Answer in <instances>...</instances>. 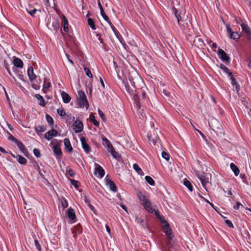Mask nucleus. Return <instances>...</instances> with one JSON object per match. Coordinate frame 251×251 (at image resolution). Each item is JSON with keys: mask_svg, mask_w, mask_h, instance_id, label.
Masks as SVG:
<instances>
[{"mask_svg": "<svg viewBox=\"0 0 251 251\" xmlns=\"http://www.w3.org/2000/svg\"><path fill=\"white\" fill-rule=\"evenodd\" d=\"M77 97V101L79 103V106L81 107H86L87 109L89 106V104L85 93L81 90L78 91Z\"/></svg>", "mask_w": 251, "mask_h": 251, "instance_id": "f257e3e1", "label": "nucleus"}, {"mask_svg": "<svg viewBox=\"0 0 251 251\" xmlns=\"http://www.w3.org/2000/svg\"><path fill=\"white\" fill-rule=\"evenodd\" d=\"M128 79L130 84L133 88L136 87V83L140 81L141 78L136 71H132L128 75Z\"/></svg>", "mask_w": 251, "mask_h": 251, "instance_id": "f03ea898", "label": "nucleus"}, {"mask_svg": "<svg viewBox=\"0 0 251 251\" xmlns=\"http://www.w3.org/2000/svg\"><path fill=\"white\" fill-rule=\"evenodd\" d=\"M199 178L203 186L206 190V185L208 183H211V175L210 173H204L199 176Z\"/></svg>", "mask_w": 251, "mask_h": 251, "instance_id": "7ed1b4c3", "label": "nucleus"}, {"mask_svg": "<svg viewBox=\"0 0 251 251\" xmlns=\"http://www.w3.org/2000/svg\"><path fill=\"white\" fill-rule=\"evenodd\" d=\"M209 125L214 131L217 133H222L221 131L222 126L217 120L216 119H212L210 123H209Z\"/></svg>", "mask_w": 251, "mask_h": 251, "instance_id": "20e7f679", "label": "nucleus"}, {"mask_svg": "<svg viewBox=\"0 0 251 251\" xmlns=\"http://www.w3.org/2000/svg\"><path fill=\"white\" fill-rule=\"evenodd\" d=\"M164 232L168 236V240L166 242V244L168 247H170L171 246V241L174 238V235L173 234L172 229L170 228L169 225L168 226L163 227Z\"/></svg>", "mask_w": 251, "mask_h": 251, "instance_id": "39448f33", "label": "nucleus"}, {"mask_svg": "<svg viewBox=\"0 0 251 251\" xmlns=\"http://www.w3.org/2000/svg\"><path fill=\"white\" fill-rule=\"evenodd\" d=\"M72 127L75 133H79L83 130V125L81 121L76 120L73 124Z\"/></svg>", "mask_w": 251, "mask_h": 251, "instance_id": "423d86ee", "label": "nucleus"}, {"mask_svg": "<svg viewBox=\"0 0 251 251\" xmlns=\"http://www.w3.org/2000/svg\"><path fill=\"white\" fill-rule=\"evenodd\" d=\"M218 55L219 57L223 61H229V57L225 52V51L221 49H219L218 51Z\"/></svg>", "mask_w": 251, "mask_h": 251, "instance_id": "0eeeda50", "label": "nucleus"}, {"mask_svg": "<svg viewBox=\"0 0 251 251\" xmlns=\"http://www.w3.org/2000/svg\"><path fill=\"white\" fill-rule=\"evenodd\" d=\"M148 138L150 144L152 143L154 146H157L158 147V144H161V142L158 135L153 137L151 135H149L148 136Z\"/></svg>", "mask_w": 251, "mask_h": 251, "instance_id": "6e6552de", "label": "nucleus"}, {"mask_svg": "<svg viewBox=\"0 0 251 251\" xmlns=\"http://www.w3.org/2000/svg\"><path fill=\"white\" fill-rule=\"evenodd\" d=\"M53 152L57 158H60L62 154L60 147L59 145L52 146Z\"/></svg>", "mask_w": 251, "mask_h": 251, "instance_id": "1a4fd4ad", "label": "nucleus"}, {"mask_svg": "<svg viewBox=\"0 0 251 251\" xmlns=\"http://www.w3.org/2000/svg\"><path fill=\"white\" fill-rule=\"evenodd\" d=\"M57 134L58 132L56 130L51 129L45 134V137L48 140H50L52 137H55Z\"/></svg>", "mask_w": 251, "mask_h": 251, "instance_id": "9d476101", "label": "nucleus"}, {"mask_svg": "<svg viewBox=\"0 0 251 251\" xmlns=\"http://www.w3.org/2000/svg\"><path fill=\"white\" fill-rule=\"evenodd\" d=\"M105 182L106 185L109 187V188L111 191L114 192L117 191V186H116V185L115 184L113 181L111 180L110 179L107 178H106Z\"/></svg>", "mask_w": 251, "mask_h": 251, "instance_id": "9b49d317", "label": "nucleus"}, {"mask_svg": "<svg viewBox=\"0 0 251 251\" xmlns=\"http://www.w3.org/2000/svg\"><path fill=\"white\" fill-rule=\"evenodd\" d=\"M80 141L82 144V147L86 153H88L90 151V146L87 144L85 138L84 137L80 138Z\"/></svg>", "mask_w": 251, "mask_h": 251, "instance_id": "f8f14e48", "label": "nucleus"}, {"mask_svg": "<svg viewBox=\"0 0 251 251\" xmlns=\"http://www.w3.org/2000/svg\"><path fill=\"white\" fill-rule=\"evenodd\" d=\"M62 24L63 26V30L65 32L69 31L68 21L64 15L62 16Z\"/></svg>", "mask_w": 251, "mask_h": 251, "instance_id": "ddd939ff", "label": "nucleus"}, {"mask_svg": "<svg viewBox=\"0 0 251 251\" xmlns=\"http://www.w3.org/2000/svg\"><path fill=\"white\" fill-rule=\"evenodd\" d=\"M102 140V144L105 148H107V151H109L113 148L112 144L106 137H103Z\"/></svg>", "mask_w": 251, "mask_h": 251, "instance_id": "4468645a", "label": "nucleus"}, {"mask_svg": "<svg viewBox=\"0 0 251 251\" xmlns=\"http://www.w3.org/2000/svg\"><path fill=\"white\" fill-rule=\"evenodd\" d=\"M96 174H98L100 177H102L104 175V171L99 165L96 164Z\"/></svg>", "mask_w": 251, "mask_h": 251, "instance_id": "2eb2a0df", "label": "nucleus"}, {"mask_svg": "<svg viewBox=\"0 0 251 251\" xmlns=\"http://www.w3.org/2000/svg\"><path fill=\"white\" fill-rule=\"evenodd\" d=\"M61 96L64 103H68L70 101L71 98L65 92L63 91L61 93Z\"/></svg>", "mask_w": 251, "mask_h": 251, "instance_id": "dca6fc26", "label": "nucleus"}, {"mask_svg": "<svg viewBox=\"0 0 251 251\" xmlns=\"http://www.w3.org/2000/svg\"><path fill=\"white\" fill-rule=\"evenodd\" d=\"M12 155L14 158H17L18 162L20 164H21L22 165H25L26 163V162H27L26 159L25 157H23L22 156H21L20 155H17L16 156L15 155H13V154Z\"/></svg>", "mask_w": 251, "mask_h": 251, "instance_id": "f3484780", "label": "nucleus"}, {"mask_svg": "<svg viewBox=\"0 0 251 251\" xmlns=\"http://www.w3.org/2000/svg\"><path fill=\"white\" fill-rule=\"evenodd\" d=\"M15 143L20 150H21L24 154H25V152H27V150L25 147L21 142L19 141L18 140H16Z\"/></svg>", "mask_w": 251, "mask_h": 251, "instance_id": "a211bd4d", "label": "nucleus"}, {"mask_svg": "<svg viewBox=\"0 0 251 251\" xmlns=\"http://www.w3.org/2000/svg\"><path fill=\"white\" fill-rule=\"evenodd\" d=\"M64 143L65 149L68 152H70L72 151V147L71 145L70 140L68 138H65L64 140Z\"/></svg>", "mask_w": 251, "mask_h": 251, "instance_id": "6ab92c4d", "label": "nucleus"}, {"mask_svg": "<svg viewBox=\"0 0 251 251\" xmlns=\"http://www.w3.org/2000/svg\"><path fill=\"white\" fill-rule=\"evenodd\" d=\"M13 64L14 66L18 68H23V63L21 59L19 58H15L13 60Z\"/></svg>", "mask_w": 251, "mask_h": 251, "instance_id": "aec40b11", "label": "nucleus"}, {"mask_svg": "<svg viewBox=\"0 0 251 251\" xmlns=\"http://www.w3.org/2000/svg\"><path fill=\"white\" fill-rule=\"evenodd\" d=\"M241 26L242 30L248 34L249 38L251 40V32L248 25L243 24L241 25Z\"/></svg>", "mask_w": 251, "mask_h": 251, "instance_id": "412c9836", "label": "nucleus"}, {"mask_svg": "<svg viewBox=\"0 0 251 251\" xmlns=\"http://www.w3.org/2000/svg\"><path fill=\"white\" fill-rule=\"evenodd\" d=\"M194 44L196 46L200 48L203 45V42L201 38L196 37L194 40Z\"/></svg>", "mask_w": 251, "mask_h": 251, "instance_id": "4be33fe9", "label": "nucleus"}, {"mask_svg": "<svg viewBox=\"0 0 251 251\" xmlns=\"http://www.w3.org/2000/svg\"><path fill=\"white\" fill-rule=\"evenodd\" d=\"M27 75L30 80H33L36 77V75H34L33 72V67L30 66L27 70Z\"/></svg>", "mask_w": 251, "mask_h": 251, "instance_id": "5701e85b", "label": "nucleus"}, {"mask_svg": "<svg viewBox=\"0 0 251 251\" xmlns=\"http://www.w3.org/2000/svg\"><path fill=\"white\" fill-rule=\"evenodd\" d=\"M230 166L231 170L234 172V175L236 176H237L239 174V173H240L239 168L233 163H231L230 165Z\"/></svg>", "mask_w": 251, "mask_h": 251, "instance_id": "b1692460", "label": "nucleus"}, {"mask_svg": "<svg viewBox=\"0 0 251 251\" xmlns=\"http://www.w3.org/2000/svg\"><path fill=\"white\" fill-rule=\"evenodd\" d=\"M108 152H110L114 158L115 159H118L120 158L121 155L117 151H116L113 148V147L109 151H108Z\"/></svg>", "mask_w": 251, "mask_h": 251, "instance_id": "393cba45", "label": "nucleus"}, {"mask_svg": "<svg viewBox=\"0 0 251 251\" xmlns=\"http://www.w3.org/2000/svg\"><path fill=\"white\" fill-rule=\"evenodd\" d=\"M98 5L100 11V14L101 16L105 21H108L109 20V18L108 16L105 14L101 4L100 2H99Z\"/></svg>", "mask_w": 251, "mask_h": 251, "instance_id": "a878e982", "label": "nucleus"}, {"mask_svg": "<svg viewBox=\"0 0 251 251\" xmlns=\"http://www.w3.org/2000/svg\"><path fill=\"white\" fill-rule=\"evenodd\" d=\"M229 77H230V80L231 81L232 84L233 85V86H235L236 91L237 92H238V91L240 89L239 84L237 83L236 80L233 76L232 74L231 75V76H229Z\"/></svg>", "mask_w": 251, "mask_h": 251, "instance_id": "bb28decb", "label": "nucleus"}, {"mask_svg": "<svg viewBox=\"0 0 251 251\" xmlns=\"http://www.w3.org/2000/svg\"><path fill=\"white\" fill-rule=\"evenodd\" d=\"M68 215L69 218L71 220H74L75 218V211L72 208H70L68 209Z\"/></svg>", "mask_w": 251, "mask_h": 251, "instance_id": "cd10ccee", "label": "nucleus"}, {"mask_svg": "<svg viewBox=\"0 0 251 251\" xmlns=\"http://www.w3.org/2000/svg\"><path fill=\"white\" fill-rule=\"evenodd\" d=\"M36 98H37L38 100H40V102L39 103V105L42 106H45V102L42 96L39 94H36L35 95Z\"/></svg>", "mask_w": 251, "mask_h": 251, "instance_id": "c85d7f7f", "label": "nucleus"}, {"mask_svg": "<svg viewBox=\"0 0 251 251\" xmlns=\"http://www.w3.org/2000/svg\"><path fill=\"white\" fill-rule=\"evenodd\" d=\"M220 68L226 74H228V76H231V75L232 74L231 72L229 70V69L227 68L226 66H225L223 64H221L220 65Z\"/></svg>", "mask_w": 251, "mask_h": 251, "instance_id": "c756f323", "label": "nucleus"}, {"mask_svg": "<svg viewBox=\"0 0 251 251\" xmlns=\"http://www.w3.org/2000/svg\"><path fill=\"white\" fill-rule=\"evenodd\" d=\"M133 167V169L137 172V173L139 175L141 176L144 175L143 172L142 171V169L139 167L138 164H134Z\"/></svg>", "mask_w": 251, "mask_h": 251, "instance_id": "7c9ffc66", "label": "nucleus"}, {"mask_svg": "<svg viewBox=\"0 0 251 251\" xmlns=\"http://www.w3.org/2000/svg\"><path fill=\"white\" fill-rule=\"evenodd\" d=\"M143 205L145 208V209L147 210L149 212L152 211V209L151 207V204L150 202V201H149L146 202L145 203H143Z\"/></svg>", "mask_w": 251, "mask_h": 251, "instance_id": "2f4dec72", "label": "nucleus"}, {"mask_svg": "<svg viewBox=\"0 0 251 251\" xmlns=\"http://www.w3.org/2000/svg\"><path fill=\"white\" fill-rule=\"evenodd\" d=\"M45 128L43 126H38L35 127V131L39 135H40L41 133L45 131Z\"/></svg>", "mask_w": 251, "mask_h": 251, "instance_id": "473e14b6", "label": "nucleus"}, {"mask_svg": "<svg viewBox=\"0 0 251 251\" xmlns=\"http://www.w3.org/2000/svg\"><path fill=\"white\" fill-rule=\"evenodd\" d=\"M50 83L49 82H47L46 81V79H45L44 83L43 86V91H44V92L45 93H47V91L48 90L49 88L50 87Z\"/></svg>", "mask_w": 251, "mask_h": 251, "instance_id": "72a5a7b5", "label": "nucleus"}, {"mask_svg": "<svg viewBox=\"0 0 251 251\" xmlns=\"http://www.w3.org/2000/svg\"><path fill=\"white\" fill-rule=\"evenodd\" d=\"M183 184L190 191H192L193 187L189 180L185 179Z\"/></svg>", "mask_w": 251, "mask_h": 251, "instance_id": "f704fd0d", "label": "nucleus"}, {"mask_svg": "<svg viewBox=\"0 0 251 251\" xmlns=\"http://www.w3.org/2000/svg\"><path fill=\"white\" fill-rule=\"evenodd\" d=\"M145 180L146 181L151 185H154V181L153 179L150 176H145Z\"/></svg>", "mask_w": 251, "mask_h": 251, "instance_id": "c9c22d12", "label": "nucleus"}, {"mask_svg": "<svg viewBox=\"0 0 251 251\" xmlns=\"http://www.w3.org/2000/svg\"><path fill=\"white\" fill-rule=\"evenodd\" d=\"M89 119H90V120L93 122V124L95 126H99V123L95 119V117L93 115V114H91L90 115V117H89Z\"/></svg>", "mask_w": 251, "mask_h": 251, "instance_id": "e433bc0d", "label": "nucleus"}, {"mask_svg": "<svg viewBox=\"0 0 251 251\" xmlns=\"http://www.w3.org/2000/svg\"><path fill=\"white\" fill-rule=\"evenodd\" d=\"M88 24L91 27V28L92 29H94V30L96 29L95 23L92 19L89 18L88 19Z\"/></svg>", "mask_w": 251, "mask_h": 251, "instance_id": "4c0bfd02", "label": "nucleus"}, {"mask_svg": "<svg viewBox=\"0 0 251 251\" xmlns=\"http://www.w3.org/2000/svg\"><path fill=\"white\" fill-rule=\"evenodd\" d=\"M173 11L174 12L175 14V16L176 18L177 19V23L178 24H179V22L181 19V16L179 15V14H178L177 11L175 7H173Z\"/></svg>", "mask_w": 251, "mask_h": 251, "instance_id": "58836bf2", "label": "nucleus"}, {"mask_svg": "<svg viewBox=\"0 0 251 251\" xmlns=\"http://www.w3.org/2000/svg\"><path fill=\"white\" fill-rule=\"evenodd\" d=\"M230 37L231 39H233L234 40L238 39L240 38V35L238 32H232L230 34Z\"/></svg>", "mask_w": 251, "mask_h": 251, "instance_id": "ea45409f", "label": "nucleus"}, {"mask_svg": "<svg viewBox=\"0 0 251 251\" xmlns=\"http://www.w3.org/2000/svg\"><path fill=\"white\" fill-rule=\"evenodd\" d=\"M125 88L126 90V91L130 94H131L132 92H133L134 90L132 88H131L130 86V84H129L128 82H127L126 83H125Z\"/></svg>", "mask_w": 251, "mask_h": 251, "instance_id": "a19ab883", "label": "nucleus"}, {"mask_svg": "<svg viewBox=\"0 0 251 251\" xmlns=\"http://www.w3.org/2000/svg\"><path fill=\"white\" fill-rule=\"evenodd\" d=\"M61 201V205L63 209H65L68 207V201L64 198H62Z\"/></svg>", "mask_w": 251, "mask_h": 251, "instance_id": "79ce46f5", "label": "nucleus"}, {"mask_svg": "<svg viewBox=\"0 0 251 251\" xmlns=\"http://www.w3.org/2000/svg\"><path fill=\"white\" fill-rule=\"evenodd\" d=\"M84 72L87 75V76H88L90 78H92L93 77V75L91 72V71L90 69L87 67L84 68Z\"/></svg>", "mask_w": 251, "mask_h": 251, "instance_id": "37998d69", "label": "nucleus"}, {"mask_svg": "<svg viewBox=\"0 0 251 251\" xmlns=\"http://www.w3.org/2000/svg\"><path fill=\"white\" fill-rule=\"evenodd\" d=\"M46 120L48 123L50 125L52 126L53 124V119L48 114H47L46 116Z\"/></svg>", "mask_w": 251, "mask_h": 251, "instance_id": "c03bdc74", "label": "nucleus"}, {"mask_svg": "<svg viewBox=\"0 0 251 251\" xmlns=\"http://www.w3.org/2000/svg\"><path fill=\"white\" fill-rule=\"evenodd\" d=\"M162 156L166 160H169L170 158V155L169 153L165 151H163L162 152Z\"/></svg>", "mask_w": 251, "mask_h": 251, "instance_id": "a18cd8bd", "label": "nucleus"}, {"mask_svg": "<svg viewBox=\"0 0 251 251\" xmlns=\"http://www.w3.org/2000/svg\"><path fill=\"white\" fill-rule=\"evenodd\" d=\"M244 206L242 205L240 202H237L235 206H234V208L236 210L244 208Z\"/></svg>", "mask_w": 251, "mask_h": 251, "instance_id": "49530a36", "label": "nucleus"}, {"mask_svg": "<svg viewBox=\"0 0 251 251\" xmlns=\"http://www.w3.org/2000/svg\"><path fill=\"white\" fill-rule=\"evenodd\" d=\"M26 11L32 17H34V14L38 10L37 9L34 8L32 10L26 9Z\"/></svg>", "mask_w": 251, "mask_h": 251, "instance_id": "de8ad7c7", "label": "nucleus"}, {"mask_svg": "<svg viewBox=\"0 0 251 251\" xmlns=\"http://www.w3.org/2000/svg\"><path fill=\"white\" fill-rule=\"evenodd\" d=\"M33 153L34 155L37 157H40L41 156L40 151L38 149H33Z\"/></svg>", "mask_w": 251, "mask_h": 251, "instance_id": "09e8293b", "label": "nucleus"}, {"mask_svg": "<svg viewBox=\"0 0 251 251\" xmlns=\"http://www.w3.org/2000/svg\"><path fill=\"white\" fill-rule=\"evenodd\" d=\"M57 113L60 116H64L66 115V112L63 108L57 109Z\"/></svg>", "mask_w": 251, "mask_h": 251, "instance_id": "8fccbe9b", "label": "nucleus"}, {"mask_svg": "<svg viewBox=\"0 0 251 251\" xmlns=\"http://www.w3.org/2000/svg\"><path fill=\"white\" fill-rule=\"evenodd\" d=\"M52 25L53 26L54 30H57L59 28V25L58 21H55L54 22H53Z\"/></svg>", "mask_w": 251, "mask_h": 251, "instance_id": "3c124183", "label": "nucleus"}, {"mask_svg": "<svg viewBox=\"0 0 251 251\" xmlns=\"http://www.w3.org/2000/svg\"><path fill=\"white\" fill-rule=\"evenodd\" d=\"M34 243H35V245L36 247V249L39 251H41V247L39 244V242L37 240H34Z\"/></svg>", "mask_w": 251, "mask_h": 251, "instance_id": "603ef678", "label": "nucleus"}, {"mask_svg": "<svg viewBox=\"0 0 251 251\" xmlns=\"http://www.w3.org/2000/svg\"><path fill=\"white\" fill-rule=\"evenodd\" d=\"M140 200L141 201L142 204L147 202V201H148V200L146 198L145 196H140Z\"/></svg>", "mask_w": 251, "mask_h": 251, "instance_id": "864d4df0", "label": "nucleus"}, {"mask_svg": "<svg viewBox=\"0 0 251 251\" xmlns=\"http://www.w3.org/2000/svg\"><path fill=\"white\" fill-rule=\"evenodd\" d=\"M160 222L162 223V224H163L164 225V227L169 225V224L168 223V222L163 218L160 217Z\"/></svg>", "mask_w": 251, "mask_h": 251, "instance_id": "5fc2aeb1", "label": "nucleus"}, {"mask_svg": "<svg viewBox=\"0 0 251 251\" xmlns=\"http://www.w3.org/2000/svg\"><path fill=\"white\" fill-rule=\"evenodd\" d=\"M71 184L75 188L78 187V182L74 179H71Z\"/></svg>", "mask_w": 251, "mask_h": 251, "instance_id": "6e6d98bb", "label": "nucleus"}, {"mask_svg": "<svg viewBox=\"0 0 251 251\" xmlns=\"http://www.w3.org/2000/svg\"><path fill=\"white\" fill-rule=\"evenodd\" d=\"M225 223L226 225H227L230 227H233V225L231 222L229 220H226L225 221Z\"/></svg>", "mask_w": 251, "mask_h": 251, "instance_id": "4d7b16f0", "label": "nucleus"}, {"mask_svg": "<svg viewBox=\"0 0 251 251\" xmlns=\"http://www.w3.org/2000/svg\"><path fill=\"white\" fill-rule=\"evenodd\" d=\"M107 22L109 23V25H110V26H111V28H112V29L113 31L114 32H116V31H117V30H116V29L115 27V26L112 25V24L111 23V22L109 20H108V21H107Z\"/></svg>", "mask_w": 251, "mask_h": 251, "instance_id": "13d9d810", "label": "nucleus"}, {"mask_svg": "<svg viewBox=\"0 0 251 251\" xmlns=\"http://www.w3.org/2000/svg\"><path fill=\"white\" fill-rule=\"evenodd\" d=\"M226 29L227 32L229 34V35L232 33L233 31H232L231 28L230 27L229 25H226Z\"/></svg>", "mask_w": 251, "mask_h": 251, "instance_id": "bf43d9fd", "label": "nucleus"}, {"mask_svg": "<svg viewBox=\"0 0 251 251\" xmlns=\"http://www.w3.org/2000/svg\"><path fill=\"white\" fill-rule=\"evenodd\" d=\"M199 196H200L201 199H203V200H204L205 201H206L207 203H209V204H210V205L212 207L214 208V205H213L212 203L210 202L208 200H205L204 198H203V197H202V196H201L200 195H199Z\"/></svg>", "mask_w": 251, "mask_h": 251, "instance_id": "052dcab7", "label": "nucleus"}, {"mask_svg": "<svg viewBox=\"0 0 251 251\" xmlns=\"http://www.w3.org/2000/svg\"><path fill=\"white\" fill-rule=\"evenodd\" d=\"M98 112L102 119H103L104 117V114L103 113L100 109L98 110Z\"/></svg>", "mask_w": 251, "mask_h": 251, "instance_id": "680f3d73", "label": "nucleus"}, {"mask_svg": "<svg viewBox=\"0 0 251 251\" xmlns=\"http://www.w3.org/2000/svg\"><path fill=\"white\" fill-rule=\"evenodd\" d=\"M88 206L89 207V208L91 209L92 211H93L94 213H95L96 210L95 207L92 205L90 204Z\"/></svg>", "mask_w": 251, "mask_h": 251, "instance_id": "e2e57ef3", "label": "nucleus"}, {"mask_svg": "<svg viewBox=\"0 0 251 251\" xmlns=\"http://www.w3.org/2000/svg\"><path fill=\"white\" fill-rule=\"evenodd\" d=\"M195 130H197L200 133V134L201 136V137L203 139L205 138V136H204V135L200 130H198L197 129H195Z\"/></svg>", "mask_w": 251, "mask_h": 251, "instance_id": "0e129e2a", "label": "nucleus"}, {"mask_svg": "<svg viewBox=\"0 0 251 251\" xmlns=\"http://www.w3.org/2000/svg\"><path fill=\"white\" fill-rule=\"evenodd\" d=\"M120 205L122 207L123 209H124L126 212H127V208L124 204H123V203H121Z\"/></svg>", "mask_w": 251, "mask_h": 251, "instance_id": "69168bd1", "label": "nucleus"}, {"mask_svg": "<svg viewBox=\"0 0 251 251\" xmlns=\"http://www.w3.org/2000/svg\"><path fill=\"white\" fill-rule=\"evenodd\" d=\"M0 151L3 153H7V151H5V150L1 147H0Z\"/></svg>", "mask_w": 251, "mask_h": 251, "instance_id": "338daca9", "label": "nucleus"}, {"mask_svg": "<svg viewBox=\"0 0 251 251\" xmlns=\"http://www.w3.org/2000/svg\"><path fill=\"white\" fill-rule=\"evenodd\" d=\"M85 202L88 205L90 204V201L88 200L86 196H85Z\"/></svg>", "mask_w": 251, "mask_h": 251, "instance_id": "774afa93", "label": "nucleus"}]
</instances>
